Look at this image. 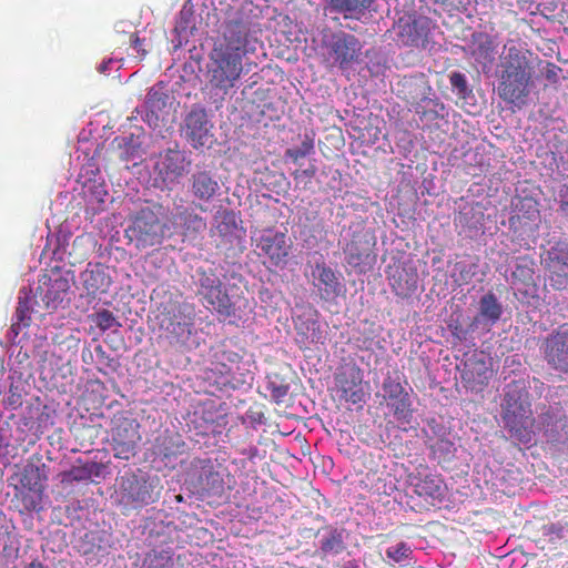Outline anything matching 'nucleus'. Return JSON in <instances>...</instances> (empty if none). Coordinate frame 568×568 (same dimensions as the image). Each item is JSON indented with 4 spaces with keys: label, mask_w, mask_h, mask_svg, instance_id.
I'll list each match as a JSON object with an SVG mask.
<instances>
[{
    "label": "nucleus",
    "mask_w": 568,
    "mask_h": 568,
    "mask_svg": "<svg viewBox=\"0 0 568 568\" xmlns=\"http://www.w3.org/2000/svg\"><path fill=\"white\" fill-rule=\"evenodd\" d=\"M195 311L187 303L178 304L168 312L162 326L166 332L170 344L185 346L194 331Z\"/></svg>",
    "instance_id": "nucleus-8"
},
{
    "label": "nucleus",
    "mask_w": 568,
    "mask_h": 568,
    "mask_svg": "<svg viewBox=\"0 0 568 568\" xmlns=\"http://www.w3.org/2000/svg\"><path fill=\"white\" fill-rule=\"evenodd\" d=\"M144 39H141L139 36L133 34L131 37V45L138 51V53L143 58L146 54V50L143 48Z\"/></svg>",
    "instance_id": "nucleus-48"
},
{
    "label": "nucleus",
    "mask_w": 568,
    "mask_h": 568,
    "mask_svg": "<svg viewBox=\"0 0 568 568\" xmlns=\"http://www.w3.org/2000/svg\"><path fill=\"white\" fill-rule=\"evenodd\" d=\"M201 483L203 489H205L210 495H220L224 490L223 476L212 468L204 473L201 477Z\"/></svg>",
    "instance_id": "nucleus-37"
},
{
    "label": "nucleus",
    "mask_w": 568,
    "mask_h": 568,
    "mask_svg": "<svg viewBox=\"0 0 568 568\" xmlns=\"http://www.w3.org/2000/svg\"><path fill=\"white\" fill-rule=\"evenodd\" d=\"M80 281L87 295L92 298L105 294L112 284L109 267L102 263H89L81 272Z\"/></svg>",
    "instance_id": "nucleus-23"
},
{
    "label": "nucleus",
    "mask_w": 568,
    "mask_h": 568,
    "mask_svg": "<svg viewBox=\"0 0 568 568\" xmlns=\"http://www.w3.org/2000/svg\"><path fill=\"white\" fill-rule=\"evenodd\" d=\"M242 356L229 347L226 344H220L213 349L212 359L207 372L214 377L216 384L235 387L239 383L236 372L240 369Z\"/></svg>",
    "instance_id": "nucleus-10"
},
{
    "label": "nucleus",
    "mask_w": 568,
    "mask_h": 568,
    "mask_svg": "<svg viewBox=\"0 0 568 568\" xmlns=\"http://www.w3.org/2000/svg\"><path fill=\"white\" fill-rule=\"evenodd\" d=\"M26 568H47L42 562L40 561H32L30 562Z\"/></svg>",
    "instance_id": "nucleus-51"
},
{
    "label": "nucleus",
    "mask_w": 568,
    "mask_h": 568,
    "mask_svg": "<svg viewBox=\"0 0 568 568\" xmlns=\"http://www.w3.org/2000/svg\"><path fill=\"white\" fill-rule=\"evenodd\" d=\"M559 209L562 214L568 216V185L560 191Z\"/></svg>",
    "instance_id": "nucleus-49"
},
{
    "label": "nucleus",
    "mask_w": 568,
    "mask_h": 568,
    "mask_svg": "<svg viewBox=\"0 0 568 568\" xmlns=\"http://www.w3.org/2000/svg\"><path fill=\"white\" fill-rule=\"evenodd\" d=\"M248 28L242 21H229L222 38L209 55L207 78L213 89L227 93L243 73V59L250 51Z\"/></svg>",
    "instance_id": "nucleus-1"
},
{
    "label": "nucleus",
    "mask_w": 568,
    "mask_h": 568,
    "mask_svg": "<svg viewBox=\"0 0 568 568\" xmlns=\"http://www.w3.org/2000/svg\"><path fill=\"white\" fill-rule=\"evenodd\" d=\"M314 152V139L310 135H305L302 143L292 149H287L285 155L293 162H297L300 159L308 156Z\"/></svg>",
    "instance_id": "nucleus-39"
},
{
    "label": "nucleus",
    "mask_w": 568,
    "mask_h": 568,
    "mask_svg": "<svg viewBox=\"0 0 568 568\" xmlns=\"http://www.w3.org/2000/svg\"><path fill=\"white\" fill-rule=\"evenodd\" d=\"M450 85L458 91V93H465L467 90V80L465 74L462 72H452L449 74Z\"/></svg>",
    "instance_id": "nucleus-45"
},
{
    "label": "nucleus",
    "mask_w": 568,
    "mask_h": 568,
    "mask_svg": "<svg viewBox=\"0 0 568 568\" xmlns=\"http://www.w3.org/2000/svg\"><path fill=\"white\" fill-rule=\"evenodd\" d=\"M447 327L449 332L452 333V336L455 341V343H463L466 342L470 337V333L477 328L476 326H465L458 317L450 316Z\"/></svg>",
    "instance_id": "nucleus-38"
},
{
    "label": "nucleus",
    "mask_w": 568,
    "mask_h": 568,
    "mask_svg": "<svg viewBox=\"0 0 568 568\" xmlns=\"http://www.w3.org/2000/svg\"><path fill=\"white\" fill-rule=\"evenodd\" d=\"M536 263L531 256L523 255L516 258L515 268L511 272V285L524 295V297H535L538 292V285L535 280Z\"/></svg>",
    "instance_id": "nucleus-21"
},
{
    "label": "nucleus",
    "mask_w": 568,
    "mask_h": 568,
    "mask_svg": "<svg viewBox=\"0 0 568 568\" xmlns=\"http://www.w3.org/2000/svg\"><path fill=\"white\" fill-rule=\"evenodd\" d=\"M315 173L316 168L314 165H310L307 169L294 171L292 175L297 183L304 182L306 184L312 181Z\"/></svg>",
    "instance_id": "nucleus-46"
},
{
    "label": "nucleus",
    "mask_w": 568,
    "mask_h": 568,
    "mask_svg": "<svg viewBox=\"0 0 568 568\" xmlns=\"http://www.w3.org/2000/svg\"><path fill=\"white\" fill-rule=\"evenodd\" d=\"M258 256H264L271 265L281 266L286 264L291 253L292 243L286 232L275 229H265L256 237H252Z\"/></svg>",
    "instance_id": "nucleus-9"
},
{
    "label": "nucleus",
    "mask_w": 568,
    "mask_h": 568,
    "mask_svg": "<svg viewBox=\"0 0 568 568\" xmlns=\"http://www.w3.org/2000/svg\"><path fill=\"white\" fill-rule=\"evenodd\" d=\"M560 71H561V69L558 65L549 62V63H547V67H546L545 77L551 83H557L559 80Z\"/></svg>",
    "instance_id": "nucleus-47"
},
{
    "label": "nucleus",
    "mask_w": 568,
    "mask_h": 568,
    "mask_svg": "<svg viewBox=\"0 0 568 568\" xmlns=\"http://www.w3.org/2000/svg\"><path fill=\"white\" fill-rule=\"evenodd\" d=\"M345 549L343 530L329 528L328 535L321 541V550L326 554H339Z\"/></svg>",
    "instance_id": "nucleus-36"
},
{
    "label": "nucleus",
    "mask_w": 568,
    "mask_h": 568,
    "mask_svg": "<svg viewBox=\"0 0 568 568\" xmlns=\"http://www.w3.org/2000/svg\"><path fill=\"white\" fill-rule=\"evenodd\" d=\"M361 50L359 41L353 36L341 33L333 37L331 52L341 69H347Z\"/></svg>",
    "instance_id": "nucleus-28"
},
{
    "label": "nucleus",
    "mask_w": 568,
    "mask_h": 568,
    "mask_svg": "<svg viewBox=\"0 0 568 568\" xmlns=\"http://www.w3.org/2000/svg\"><path fill=\"white\" fill-rule=\"evenodd\" d=\"M503 315V305L493 292H488L479 300L478 313L470 323V326L484 328L489 332L491 327L500 320Z\"/></svg>",
    "instance_id": "nucleus-27"
},
{
    "label": "nucleus",
    "mask_w": 568,
    "mask_h": 568,
    "mask_svg": "<svg viewBox=\"0 0 568 568\" xmlns=\"http://www.w3.org/2000/svg\"><path fill=\"white\" fill-rule=\"evenodd\" d=\"M382 398L381 405L386 404L395 420L403 425L410 424L414 408L410 393L402 384L400 377L388 374L382 383L381 393L376 394Z\"/></svg>",
    "instance_id": "nucleus-6"
},
{
    "label": "nucleus",
    "mask_w": 568,
    "mask_h": 568,
    "mask_svg": "<svg viewBox=\"0 0 568 568\" xmlns=\"http://www.w3.org/2000/svg\"><path fill=\"white\" fill-rule=\"evenodd\" d=\"M548 438H549V440H551V442H555V440H556V438H554L552 436H549Z\"/></svg>",
    "instance_id": "nucleus-55"
},
{
    "label": "nucleus",
    "mask_w": 568,
    "mask_h": 568,
    "mask_svg": "<svg viewBox=\"0 0 568 568\" xmlns=\"http://www.w3.org/2000/svg\"><path fill=\"white\" fill-rule=\"evenodd\" d=\"M414 111L419 120L425 123L443 120L447 115L445 104L438 98H430V95L420 104H416Z\"/></svg>",
    "instance_id": "nucleus-31"
},
{
    "label": "nucleus",
    "mask_w": 568,
    "mask_h": 568,
    "mask_svg": "<svg viewBox=\"0 0 568 568\" xmlns=\"http://www.w3.org/2000/svg\"><path fill=\"white\" fill-rule=\"evenodd\" d=\"M501 420L510 437L521 444L532 439L535 418L528 392L518 383L507 385L501 402Z\"/></svg>",
    "instance_id": "nucleus-3"
},
{
    "label": "nucleus",
    "mask_w": 568,
    "mask_h": 568,
    "mask_svg": "<svg viewBox=\"0 0 568 568\" xmlns=\"http://www.w3.org/2000/svg\"><path fill=\"white\" fill-rule=\"evenodd\" d=\"M316 280L315 286L320 295L325 301H331L342 294L344 285L339 281L337 273L325 263H317L313 271Z\"/></svg>",
    "instance_id": "nucleus-26"
},
{
    "label": "nucleus",
    "mask_w": 568,
    "mask_h": 568,
    "mask_svg": "<svg viewBox=\"0 0 568 568\" xmlns=\"http://www.w3.org/2000/svg\"><path fill=\"white\" fill-rule=\"evenodd\" d=\"M349 240L343 246L346 263L358 273H365L374 262L373 250L376 240L363 225L357 223L348 227Z\"/></svg>",
    "instance_id": "nucleus-7"
},
{
    "label": "nucleus",
    "mask_w": 568,
    "mask_h": 568,
    "mask_svg": "<svg viewBox=\"0 0 568 568\" xmlns=\"http://www.w3.org/2000/svg\"><path fill=\"white\" fill-rule=\"evenodd\" d=\"M331 11L339 13L362 14L372 4L373 0H323Z\"/></svg>",
    "instance_id": "nucleus-35"
},
{
    "label": "nucleus",
    "mask_w": 568,
    "mask_h": 568,
    "mask_svg": "<svg viewBox=\"0 0 568 568\" xmlns=\"http://www.w3.org/2000/svg\"><path fill=\"white\" fill-rule=\"evenodd\" d=\"M174 554L171 548H154L145 554L142 568H175Z\"/></svg>",
    "instance_id": "nucleus-34"
},
{
    "label": "nucleus",
    "mask_w": 568,
    "mask_h": 568,
    "mask_svg": "<svg viewBox=\"0 0 568 568\" xmlns=\"http://www.w3.org/2000/svg\"><path fill=\"white\" fill-rule=\"evenodd\" d=\"M410 552V548L405 542H398L395 546L387 548L386 550L387 557L396 562H400L407 559Z\"/></svg>",
    "instance_id": "nucleus-43"
},
{
    "label": "nucleus",
    "mask_w": 568,
    "mask_h": 568,
    "mask_svg": "<svg viewBox=\"0 0 568 568\" xmlns=\"http://www.w3.org/2000/svg\"><path fill=\"white\" fill-rule=\"evenodd\" d=\"M396 40L405 47L425 48L432 29V20L427 17H400L396 24Z\"/></svg>",
    "instance_id": "nucleus-13"
},
{
    "label": "nucleus",
    "mask_w": 568,
    "mask_h": 568,
    "mask_svg": "<svg viewBox=\"0 0 568 568\" xmlns=\"http://www.w3.org/2000/svg\"><path fill=\"white\" fill-rule=\"evenodd\" d=\"M520 210L526 209V216L529 220H534L539 215L538 204L536 201L529 197L519 200Z\"/></svg>",
    "instance_id": "nucleus-44"
},
{
    "label": "nucleus",
    "mask_w": 568,
    "mask_h": 568,
    "mask_svg": "<svg viewBox=\"0 0 568 568\" xmlns=\"http://www.w3.org/2000/svg\"><path fill=\"white\" fill-rule=\"evenodd\" d=\"M213 124L204 108H193L184 119L183 132L193 149L210 146L213 141Z\"/></svg>",
    "instance_id": "nucleus-17"
},
{
    "label": "nucleus",
    "mask_w": 568,
    "mask_h": 568,
    "mask_svg": "<svg viewBox=\"0 0 568 568\" xmlns=\"http://www.w3.org/2000/svg\"><path fill=\"white\" fill-rule=\"evenodd\" d=\"M433 94V89L424 73L405 75L397 83V95L413 108Z\"/></svg>",
    "instance_id": "nucleus-22"
},
{
    "label": "nucleus",
    "mask_w": 568,
    "mask_h": 568,
    "mask_svg": "<svg viewBox=\"0 0 568 568\" xmlns=\"http://www.w3.org/2000/svg\"><path fill=\"white\" fill-rule=\"evenodd\" d=\"M342 568H358V565L355 561H348L344 567Z\"/></svg>",
    "instance_id": "nucleus-52"
},
{
    "label": "nucleus",
    "mask_w": 568,
    "mask_h": 568,
    "mask_svg": "<svg viewBox=\"0 0 568 568\" xmlns=\"http://www.w3.org/2000/svg\"><path fill=\"white\" fill-rule=\"evenodd\" d=\"M21 485L29 489L28 493H21L19 498L23 506V510L33 511L39 510L41 501V485H40V471L38 467L28 466L21 477Z\"/></svg>",
    "instance_id": "nucleus-30"
},
{
    "label": "nucleus",
    "mask_w": 568,
    "mask_h": 568,
    "mask_svg": "<svg viewBox=\"0 0 568 568\" xmlns=\"http://www.w3.org/2000/svg\"><path fill=\"white\" fill-rule=\"evenodd\" d=\"M408 483L414 493L426 500L442 501L445 497L443 479L439 475L432 474L426 466L420 465L415 473L409 474Z\"/></svg>",
    "instance_id": "nucleus-19"
},
{
    "label": "nucleus",
    "mask_w": 568,
    "mask_h": 568,
    "mask_svg": "<svg viewBox=\"0 0 568 568\" xmlns=\"http://www.w3.org/2000/svg\"><path fill=\"white\" fill-rule=\"evenodd\" d=\"M393 288L397 295H407V292L402 287V285L398 283L397 285L394 283Z\"/></svg>",
    "instance_id": "nucleus-50"
},
{
    "label": "nucleus",
    "mask_w": 568,
    "mask_h": 568,
    "mask_svg": "<svg viewBox=\"0 0 568 568\" xmlns=\"http://www.w3.org/2000/svg\"><path fill=\"white\" fill-rule=\"evenodd\" d=\"M214 220L215 231L223 239L230 240L239 229V217L232 210L217 211Z\"/></svg>",
    "instance_id": "nucleus-32"
},
{
    "label": "nucleus",
    "mask_w": 568,
    "mask_h": 568,
    "mask_svg": "<svg viewBox=\"0 0 568 568\" xmlns=\"http://www.w3.org/2000/svg\"><path fill=\"white\" fill-rule=\"evenodd\" d=\"M105 469V465L98 462H87L73 465L67 473V478L72 481H85L92 477H100Z\"/></svg>",
    "instance_id": "nucleus-33"
},
{
    "label": "nucleus",
    "mask_w": 568,
    "mask_h": 568,
    "mask_svg": "<svg viewBox=\"0 0 568 568\" xmlns=\"http://www.w3.org/2000/svg\"><path fill=\"white\" fill-rule=\"evenodd\" d=\"M215 175L207 170L195 171L190 178V191L202 203L211 202L220 192Z\"/></svg>",
    "instance_id": "nucleus-29"
},
{
    "label": "nucleus",
    "mask_w": 568,
    "mask_h": 568,
    "mask_svg": "<svg viewBox=\"0 0 568 568\" xmlns=\"http://www.w3.org/2000/svg\"><path fill=\"white\" fill-rule=\"evenodd\" d=\"M193 278L196 296L206 308L225 317L234 315V305L214 270L199 267Z\"/></svg>",
    "instance_id": "nucleus-4"
},
{
    "label": "nucleus",
    "mask_w": 568,
    "mask_h": 568,
    "mask_svg": "<svg viewBox=\"0 0 568 568\" xmlns=\"http://www.w3.org/2000/svg\"><path fill=\"white\" fill-rule=\"evenodd\" d=\"M38 290L47 308L57 310L64 301L70 290V283L68 278L57 272L52 275H44L39 281Z\"/></svg>",
    "instance_id": "nucleus-24"
},
{
    "label": "nucleus",
    "mask_w": 568,
    "mask_h": 568,
    "mask_svg": "<svg viewBox=\"0 0 568 568\" xmlns=\"http://www.w3.org/2000/svg\"><path fill=\"white\" fill-rule=\"evenodd\" d=\"M433 455L440 459H447L453 455L454 445L447 439H437L432 446Z\"/></svg>",
    "instance_id": "nucleus-41"
},
{
    "label": "nucleus",
    "mask_w": 568,
    "mask_h": 568,
    "mask_svg": "<svg viewBox=\"0 0 568 568\" xmlns=\"http://www.w3.org/2000/svg\"><path fill=\"white\" fill-rule=\"evenodd\" d=\"M335 385L341 399L359 406L365 403L367 392L363 384V371L356 364L343 366L335 375Z\"/></svg>",
    "instance_id": "nucleus-14"
},
{
    "label": "nucleus",
    "mask_w": 568,
    "mask_h": 568,
    "mask_svg": "<svg viewBox=\"0 0 568 568\" xmlns=\"http://www.w3.org/2000/svg\"><path fill=\"white\" fill-rule=\"evenodd\" d=\"M93 322L95 323L97 327H99L103 332L111 329L114 326H120L119 322L116 321V317L109 310H101L97 312L93 315Z\"/></svg>",
    "instance_id": "nucleus-40"
},
{
    "label": "nucleus",
    "mask_w": 568,
    "mask_h": 568,
    "mask_svg": "<svg viewBox=\"0 0 568 568\" xmlns=\"http://www.w3.org/2000/svg\"><path fill=\"white\" fill-rule=\"evenodd\" d=\"M534 74L531 52L515 45L509 47L500 60L497 87L499 98L519 109L526 105L534 85Z\"/></svg>",
    "instance_id": "nucleus-2"
},
{
    "label": "nucleus",
    "mask_w": 568,
    "mask_h": 568,
    "mask_svg": "<svg viewBox=\"0 0 568 568\" xmlns=\"http://www.w3.org/2000/svg\"><path fill=\"white\" fill-rule=\"evenodd\" d=\"M170 222L184 239L196 240L207 227L206 220L192 207L175 205Z\"/></svg>",
    "instance_id": "nucleus-20"
},
{
    "label": "nucleus",
    "mask_w": 568,
    "mask_h": 568,
    "mask_svg": "<svg viewBox=\"0 0 568 568\" xmlns=\"http://www.w3.org/2000/svg\"><path fill=\"white\" fill-rule=\"evenodd\" d=\"M16 323L13 325H22L23 327H27L30 325V306L29 301L26 300H19L17 310H16Z\"/></svg>",
    "instance_id": "nucleus-42"
},
{
    "label": "nucleus",
    "mask_w": 568,
    "mask_h": 568,
    "mask_svg": "<svg viewBox=\"0 0 568 568\" xmlns=\"http://www.w3.org/2000/svg\"><path fill=\"white\" fill-rule=\"evenodd\" d=\"M493 375V359L483 352H475L463 362L460 378L465 387L471 390H483Z\"/></svg>",
    "instance_id": "nucleus-15"
},
{
    "label": "nucleus",
    "mask_w": 568,
    "mask_h": 568,
    "mask_svg": "<svg viewBox=\"0 0 568 568\" xmlns=\"http://www.w3.org/2000/svg\"><path fill=\"white\" fill-rule=\"evenodd\" d=\"M190 165L191 161L185 152L179 149H168L164 153L160 154L156 170L163 181L174 182L184 175Z\"/></svg>",
    "instance_id": "nucleus-25"
},
{
    "label": "nucleus",
    "mask_w": 568,
    "mask_h": 568,
    "mask_svg": "<svg viewBox=\"0 0 568 568\" xmlns=\"http://www.w3.org/2000/svg\"><path fill=\"white\" fill-rule=\"evenodd\" d=\"M121 501L132 508H141L158 499L154 485L146 476L126 473L120 478Z\"/></svg>",
    "instance_id": "nucleus-11"
},
{
    "label": "nucleus",
    "mask_w": 568,
    "mask_h": 568,
    "mask_svg": "<svg viewBox=\"0 0 568 568\" xmlns=\"http://www.w3.org/2000/svg\"><path fill=\"white\" fill-rule=\"evenodd\" d=\"M541 349L545 361L552 369L568 374V323L549 334Z\"/></svg>",
    "instance_id": "nucleus-18"
},
{
    "label": "nucleus",
    "mask_w": 568,
    "mask_h": 568,
    "mask_svg": "<svg viewBox=\"0 0 568 568\" xmlns=\"http://www.w3.org/2000/svg\"><path fill=\"white\" fill-rule=\"evenodd\" d=\"M542 263L550 285L564 290L568 285V242H556L544 255Z\"/></svg>",
    "instance_id": "nucleus-16"
},
{
    "label": "nucleus",
    "mask_w": 568,
    "mask_h": 568,
    "mask_svg": "<svg viewBox=\"0 0 568 568\" xmlns=\"http://www.w3.org/2000/svg\"><path fill=\"white\" fill-rule=\"evenodd\" d=\"M166 225L150 207L142 209L132 220L125 233L139 250L160 245L165 236Z\"/></svg>",
    "instance_id": "nucleus-5"
},
{
    "label": "nucleus",
    "mask_w": 568,
    "mask_h": 568,
    "mask_svg": "<svg viewBox=\"0 0 568 568\" xmlns=\"http://www.w3.org/2000/svg\"><path fill=\"white\" fill-rule=\"evenodd\" d=\"M158 93H152V92H149V102L152 103L153 100H154V97Z\"/></svg>",
    "instance_id": "nucleus-53"
},
{
    "label": "nucleus",
    "mask_w": 568,
    "mask_h": 568,
    "mask_svg": "<svg viewBox=\"0 0 568 568\" xmlns=\"http://www.w3.org/2000/svg\"><path fill=\"white\" fill-rule=\"evenodd\" d=\"M139 428L140 425L134 419L121 417L115 420L111 430V446L115 458L130 460L135 456L141 440Z\"/></svg>",
    "instance_id": "nucleus-12"
},
{
    "label": "nucleus",
    "mask_w": 568,
    "mask_h": 568,
    "mask_svg": "<svg viewBox=\"0 0 568 568\" xmlns=\"http://www.w3.org/2000/svg\"><path fill=\"white\" fill-rule=\"evenodd\" d=\"M163 455L168 457V456H170V455H171V453H169V452H163Z\"/></svg>",
    "instance_id": "nucleus-54"
}]
</instances>
